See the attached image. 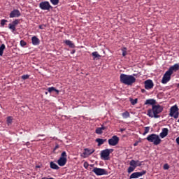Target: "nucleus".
Returning a JSON list of instances; mask_svg holds the SVG:
<instances>
[{
	"label": "nucleus",
	"instance_id": "1",
	"mask_svg": "<svg viewBox=\"0 0 179 179\" xmlns=\"http://www.w3.org/2000/svg\"><path fill=\"white\" fill-rule=\"evenodd\" d=\"M163 111V107L160 105H153L152 109L148 110V117L151 118H159L160 116L159 114Z\"/></svg>",
	"mask_w": 179,
	"mask_h": 179
},
{
	"label": "nucleus",
	"instance_id": "2",
	"mask_svg": "<svg viewBox=\"0 0 179 179\" xmlns=\"http://www.w3.org/2000/svg\"><path fill=\"white\" fill-rule=\"evenodd\" d=\"M120 82L124 85L131 86V85H133V83H135V82H136V78H135L132 75H127L122 73L120 75Z\"/></svg>",
	"mask_w": 179,
	"mask_h": 179
},
{
	"label": "nucleus",
	"instance_id": "3",
	"mask_svg": "<svg viewBox=\"0 0 179 179\" xmlns=\"http://www.w3.org/2000/svg\"><path fill=\"white\" fill-rule=\"evenodd\" d=\"M147 141L148 142H151L154 143L155 145H160V143L162 142V139H160V137H159L157 134H150L146 138Z\"/></svg>",
	"mask_w": 179,
	"mask_h": 179
},
{
	"label": "nucleus",
	"instance_id": "4",
	"mask_svg": "<svg viewBox=\"0 0 179 179\" xmlns=\"http://www.w3.org/2000/svg\"><path fill=\"white\" fill-rule=\"evenodd\" d=\"M130 166L128 168V173H132L136 167L142 166V162L139 160H131L129 163Z\"/></svg>",
	"mask_w": 179,
	"mask_h": 179
},
{
	"label": "nucleus",
	"instance_id": "5",
	"mask_svg": "<svg viewBox=\"0 0 179 179\" xmlns=\"http://www.w3.org/2000/svg\"><path fill=\"white\" fill-rule=\"evenodd\" d=\"M114 150L113 149H106L101 152V157L103 160H108L110 159V153H113Z\"/></svg>",
	"mask_w": 179,
	"mask_h": 179
},
{
	"label": "nucleus",
	"instance_id": "6",
	"mask_svg": "<svg viewBox=\"0 0 179 179\" xmlns=\"http://www.w3.org/2000/svg\"><path fill=\"white\" fill-rule=\"evenodd\" d=\"M57 164H59V166L61 167L66 164V152L64 151L62 153L60 158L57 161Z\"/></svg>",
	"mask_w": 179,
	"mask_h": 179
},
{
	"label": "nucleus",
	"instance_id": "7",
	"mask_svg": "<svg viewBox=\"0 0 179 179\" xmlns=\"http://www.w3.org/2000/svg\"><path fill=\"white\" fill-rule=\"evenodd\" d=\"M169 115L170 117H173V118H178L179 113L177 105H175L171 108Z\"/></svg>",
	"mask_w": 179,
	"mask_h": 179
},
{
	"label": "nucleus",
	"instance_id": "8",
	"mask_svg": "<svg viewBox=\"0 0 179 179\" xmlns=\"http://www.w3.org/2000/svg\"><path fill=\"white\" fill-rule=\"evenodd\" d=\"M108 142L110 146H117V145H118V142H120V138L117 136H113Z\"/></svg>",
	"mask_w": 179,
	"mask_h": 179
},
{
	"label": "nucleus",
	"instance_id": "9",
	"mask_svg": "<svg viewBox=\"0 0 179 179\" xmlns=\"http://www.w3.org/2000/svg\"><path fill=\"white\" fill-rule=\"evenodd\" d=\"M92 171L93 173H94V174H96V176H104L107 174V171H106V169L97 167L94 168Z\"/></svg>",
	"mask_w": 179,
	"mask_h": 179
},
{
	"label": "nucleus",
	"instance_id": "10",
	"mask_svg": "<svg viewBox=\"0 0 179 179\" xmlns=\"http://www.w3.org/2000/svg\"><path fill=\"white\" fill-rule=\"evenodd\" d=\"M39 8H41L42 9V10H50V9H51V8H52V7L50 4V2L43 1V2L40 3Z\"/></svg>",
	"mask_w": 179,
	"mask_h": 179
},
{
	"label": "nucleus",
	"instance_id": "11",
	"mask_svg": "<svg viewBox=\"0 0 179 179\" xmlns=\"http://www.w3.org/2000/svg\"><path fill=\"white\" fill-rule=\"evenodd\" d=\"M171 78V74L169 71H166L162 78V83L166 85L170 80Z\"/></svg>",
	"mask_w": 179,
	"mask_h": 179
},
{
	"label": "nucleus",
	"instance_id": "12",
	"mask_svg": "<svg viewBox=\"0 0 179 179\" xmlns=\"http://www.w3.org/2000/svg\"><path fill=\"white\" fill-rule=\"evenodd\" d=\"M146 174V171H143L141 172H134L130 176V178H139V177H142V176H145Z\"/></svg>",
	"mask_w": 179,
	"mask_h": 179
},
{
	"label": "nucleus",
	"instance_id": "13",
	"mask_svg": "<svg viewBox=\"0 0 179 179\" xmlns=\"http://www.w3.org/2000/svg\"><path fill=\"white\" fill-rule=\"evenodd\" d=\"M153 86H155V85L153 84V81H152V80H147L145 81V89H146V90L153 89Z\"/></svg>",
	"mask_w": 179,
	"mask_h": 179
},
{
	"label": "nucleus",
	"instance_id": "14",
	"mask_svg": "<svg viewBox=\"0 0 179 179\" xmlns=\"http://www.w3.org/2000/svg\"><path fill=\"white\" fill-rule=\"evenodd\" d=\"M178 69H179V64H176L173 66H171L169 69L167 71V72H169L171 75H173V73H174V72H177Z\"/></svg>",
	"mask_w": 179,
	"mask_h": 179
},
{
	"label": "nucleus",
	"instance_id": "15",
	"mask_svg": "<svg viewBox=\"0 0 179 179\" xmlns=\"http://www.w3.org/2000/svg\"><path fill=\"white\" fill-rule=\"evenodd\" d=\"M92 153H94V149L85 148L82 156L83 157L85 158L87 157V156H90V155H92Z\"/></svg>",
	"mask_w": 179,
	"mask_h": 179
},
{
	"label": "nucleus",
	"instance_id": "16",
	"mask_svg": "<svg viewBox=\"0 0 179 179\" xmlns=\"http://www.w3.org/2000/svg\"><path fill=\"white\" fill-rule=\"evenodd\" d=\"M20 11L17 9H15L13 11L10 12V17L13 18V17H19L20 16Z\"/></svg>",
	"mask_w": 179,
	"mask_h": 179
},
{
	"label": "nucleus",
	"instance_id": "17",
	"mask_svg": "<svg viewBox=\"0 0 179 179\" xmlns=\"http://www.w3.org/2000/svg\"><path fill=\"white\" fill-rule=\"evenodd\" d=\"M169 135V129L164 128L162 129V131L160 133L159 136L160 138H166Z\"/></svg>",
	"mask_w": 179,
	"mask_h": 179
},
{
	"label": "nucleus",
	"instance_id": "18",
	"mask_svg": "<svg viewBox=\"0 0 179 179\" xmlns=\"http://www.w3.org/2000/svg\"><path fill=\"white\" fill-rule=\"evenodd\" d=\"M31 41L33 45H38V44H40V39H38V38H37L36 36H33L31 38Z\"/></svg>",
	"mask_w": 179,
	"mask_h": 179
},
{
	"label": "nucleus",
	"instance_id": "19",
	"mask_svg": "<svg viewBox=\"0 0 179 179\" xmlns=\"http://www.w3.org/2000/svg\"><path fill=\"white\" fill-rule=\"evenodd\" d=\"M92 55L93 57V59L96 60V61H97V59H100V58H101V56L97 52H93L92 53Z\"/></svg>",
	"mask_w": 179,
	"mask_h": 179
},
{
	"label": "nucleus",
	"instance_id": "20",
	"mask_svg": "<svg viewBox=\"0 0 179 179\" xmlns=\"http://www.w3.org/2000/svg\"><path fill=\"white\" fill-rule=\"evenodd\" d=\"M104 129H106V127L102 126L101 127H98L96 129V134H97L98 135H101V134H103V131H104Z\"/></svg>",
	"mask_w": 179,
	"mask_h": 179
},
{
	"label": "nucleus",
	"instance_id": "21",
	"mask_svg": "<svg viewBox=\"0 0 179 179\" xmlns=\"http://www.w3.org/2000/svg\"><path fill=\"white\" fill-rule=\"evenodd\" d=\"M64 43L65 44H66V45H69V47H70L71 48H75V44H73L72 41L69 40H66L64 41Z\"/></svg>",
	"mask_w": 179,
	"mask_h": 179
},
{
	"label": "nucleus",
	"instance_id": "22",
	"mask_svg": "<svg viewBox=\"0 0 179 179\" xmlns=\"http://www.w3.org/2000/svg\"><path fill=\"white\" fill-rule=\"evenodd\" d=\"M48 92L49 93H51L52 92H55L57 93V94H59V90L55 89V87H51L48 88Z\"/></svg>",
	"mask_w": 179,
	"mask_h": 179
},
{
	"label": "nucleus",
	"instance_id": "23",
	"mask_svg": "<svg viewBox=\"0 0 179 179\" xmlns=\"http://www.w3.org/2000/svg\"><path fill=\"white\" fill-rule=\"evenodd\" d=\"M145 104H150L151 106H155V104H156V101L155 99H147Z\"/></svg>",
	"mask_w": 179,
	"mask_h": 179
},
{
	"label": "nucleus",
	"instance_id": "24",
	"mask_svg": "<svg viewBox=\"0 0 179 179\" xmlns=\"http://www.w3.org/2000/svg\"><path fill=\"white\" fill-rule=\"evenodd\" d=\"M50 169H52L53 170H58L59 169V166H58V165H57V164L54 163L53 162H51Z\"/></svg>",
	"mask_w": 179,
	"mask_h": 179
},
{
	"label": "nucleus",
	"instance_id": "25",
	"mask_svg": "<svg viewBox=\"0 0 179 179\" xmlns=\"http://www.w3.org/2000/svg\"><path fill=\"white\" fill-rule=\"evenodd\" d=\"M96 142L98 143V146H101L106 142V139H102V138H96Z\"/></svg>",
	"mask_w": 179,
	"mask_h": 179
},
{
	"label": "nucleus",
	"instance_id": "26",
	"mask_svg": "<svg viewBox=\"0 0 179 179\" xmlns=\"http://www.w3.org/2000/svg\"><path fill=\"white\" fill-rule=\"evenodd\" d=\"M3 50H5V44H2L0 46V56L2 57V55H3Z\"/></svg>",
	"mask_w": 179,
	"mask_h": 179
},
{
	"label": "nucleus",
	"instance_id": "27",
	"mask_svg": "<svg viewBox=\"0 0 179 179\" xmlns=\"http://www.w3.org/2000/svg\"><path fill=\"white\" fill-rule=\"evenodd\" d=\"M123 118H129V113L128 111H126L122 114Z\"/></svg>",
	"mask_w": 179,
	"mask_h": 179
},
{
	"label": "nucleus",
	"instance_id": "28",
	"mask_svg": "<svg viewBox=\"0 0 179 179\" xmlns=\"http://www.w3.org/2000/svg\"><path fill=\"white\" fill-rule=\"evenodd\" d=\"M13 120V118L10 116L7 117V124L8 125H10L12 124V121Z\"/></svg>",
	"mask_w": 179,
	"mask_h": 179
},
{
	"label": "nucleus",
	"instance_id": "29",
	"mask_svg": "<svg viewBox=\"0 0 179 179\" xmlns=\"http://www.w3.org/2000/svg\"><path fill=\"white\" fill-rule=\"evenodd\" d=\"M8 27L10 30H12L13 31H15L16 30V27L15 25H13V24H9Z\"/></svg>",
	"mask_w": 179,
	"mask_h": 179
},
{
	"label": "nucleus",
	"instance_id": "30",
	"mask_svg": "<svg viewBox=\"0 0 179 179\" xmlns=\"http://www.w3.org/2000/svg\"><path fill=\"white\" fill-rule=\"evenodd\" d=\"M51 3H52V5H57L58 3H59V0H50Z\"/></svg>",
	"mask_w": 179,
	"mask_h": 179
},
{
	"label": "nucleus",
	"instance_id": "31",
	"mask_svg": "<svg viewBox=\"0 0 179 179\" xmlns=\"http://www.w3.org/2000/svg\"><path fill=\"white\" fill-rule=\"evenodd\" d=\"M8 20H1V27H3L5 26L6 23H7Z\"/></svg>",
	"mask_w": 179,
	"mask_h": 179
},
{
	"label": "nucleus",
	"instance_id": "32",
	"mask_svg": "<svg viewBox=\"0 0 179 179\" xmlns=\"http://www.w3.org/2000/svg\"><path fill=\"white\" fill-rule=\"evenodd\" d=\"M122 56L125 57V55H127V48H122Z\"/></svg>",
	"mask_w": 179,
	"mask_h": 179
},
{
	"label": "nucleus",
	"instance_id": "33",
	"mask_svg": "<svg viewBox=\"0 0 179 179\" xmlns=\"http://www.w3.org/2000/svg\"><path fill=\"white\" fill-rule=\"evenodd\" d=\"M11 24H13V26H17V24H19V20H14L12 23H11Z\"/></svg>",
	"mask_w": 179,
	"mask_h": 179
},
{
	"label": "nucleus",
	"instance_id": "34",
	"mask_svg": "<svg viewBox=\"0 0 179 179\" xmlns=\"http://www.w3.org/2000/svg\"><path fill=\"white\" fill-rule=\"evenodd\" d=\"M130 101H131V103L133 106H135V104H136V103H138V99H131Z\"/></svg>",
	"mask_w": 179,
	"mask_h": 179
},
{
	"label": "nucleus",
	"instance_id": "35",
	"mask_svg": "<svg viewBox=\"0 0 179 179\" xmlns=\"http://www.w3.org/2000/svg\"><path fill=\"white\" fill-rule=\"evenodd\" d=\"M29 78H30V76H29V75H23L22 76V79H23L24 80H26V79H29Z\"/></svg>",
	"mask_w": 179,
	"mask_h": 179
},
{
	"label": "nucleus",
	"instance_id": "36",
	"mask_svg": "<svg viewBox=\"0 0 179 179\" xmlns=\"http://www.w3.org/2000/svg\"><path fill=\"white\" fill-rule=\"evenodd\" d=\"M149 129H150L149 127H145V131L143 133V135H146V134L149 132Z\"/></svg>",
	"mask_w": 179,
	"mask_h": 179
},
{
	"label": "nucleus",
	"instance_id": "37",
	"mask_svg": "<svg viewBox=\"0 0 179 179\" xmlns=\"http://www.w3.org/2000/svg\"><path fill=\"white\" fill-rule=\"evenodd\" d=\"M169 169H170V166H169V164H165L164 165V170H169Z\"/></svg>",
	"mask_w": 179,
	"mask_h": 179
},
{
	"label": "nucleus",
	"instance_id": "38",
	"mask_svg": "<svg viewBox=\"0 0 179 179\" xmlns=\"http://www.w3.org/2000/svg\"><path fill=\"white\" fill-rule=\"evenodd\" d=\"M20 45L22 47H24V45H26V42H24V41H20Z\"/></svg>",
	"mask_w": 179,
	"mask_h": 179
},
{
	"label": "nucleus",
	"instance_id": "39",
	"mask_svg": "<svg viewBox=\"0 0 179 179\" xmlns=\"http://www.w3.org/2000/svg\"><path fill=\"white\" fill-rule=\"evenodd\" d=\"M85 169H87V167H89V163H87V162H84L83 164Z\"/></svg>",
	"mask_w": 179,
	"mask_h": 179
},
{
	"label": "nucleus",
	"instance_id": "40",
	"mask_svg": "<svg viewBox=\"0 0 179 179\" xmlns=\"http://www.w3.org/2000/svg\"><path fill=\"white\" fill-rule=\"evenodd\" d=\"M59 148V145L58 144H57L54 148V150H57V149Z\"/></svg>",
	"mask_w": 179,
	"mask_h": 179
},
{
	"label": "nucleus",
	"instance_id": "41",
	"mask_svg": "<svg viewBox=\"0 0 179 179\" xmlns=\"http://www.w3.org/2000/svg\"><path fill=\"white\" fill-rule=\"evenodd\" d=\"M176 143H178V144L179 145V137H178V138H176Z\"/></svg>",
	"mask_w": 179,
	"mask_h": 179
},
{
	"label": "nucleus",
	"instance_id": "42",
	"mask_svg": "<svg viewBox=\"0 0 179 179\" xmlns=\"http://www.w3.org/2000/svg\"><path fill=\"white\" fill-rule=\"evenodd\" d=\"M138 142H136L134 144V146H138Z\"/></svg>",
	"mask_w": 179,
	"mask_h": 179
},
{
	"label": "nucleus",
	"instance_id": "43",
	"mask_svg": "<svg viewBox=\"0 0 179 179\" xmlns=\"http://www.w3.org/2000/svg\"><path fill=\"white\" fill-rule=\"evenodd\" d=\"M39 29H43V25H40V26H39Z\"/></svg>",
	"mask_w": 179,
	"mask_h": 179
},
{
	"label": "nucleus",
	"instance_id": "44",
	"mask_svg": "<svg viewBox=\"0 0 179 179\" xmlns=\"http://www.w3.org/2000/svg\"><path fill=\"white\" fill-rule=\"evenodd\" d=\"M45 94H48V92H45Z\"/></svg>",
	"mask_w": 179,
	"mask_h": 179
},
{
	"label": "nucleus",
	"instance_id": "45",
	"mask_svg": "<svg viewBox=\"0 0 179 179\" xmlns=\"http://www.w3.org/2000/svg\"><path fill=\"white\" fill-rule=\"evenodd\" d=\"M90 167H93V165H90Z\"/></svg>",
	"mask_w": 179,
	"mask_h": 179
},
{
	"label": "nucleus",
	"instance_id": "46",
	"mask_svg": "<svg viewBox=\"0 0 179 179\" xmlns=\"http://www.w3.org/2000/svg\"><path fill=\"white\" fill-rule=\"evenodd\" d=\"M178 87H179V84H178Z\"/></svg>",
	"mask_w": 179,
	"mask_h": 179
},
{
	"label": "nucleus",
	"instance_id": "47",
	"mask_svg": "<svg viewBox=\"0 0 179 179\" xmlns=\"http://www.w3.org/2000/svg\"><path fill=\"white\" fill-rule=\"evenodd\" d=\"M140 179H143V178H140Z\"/></svg>",
	"mask_w": 179,
	"mask_h": 179
}]
</instances>
